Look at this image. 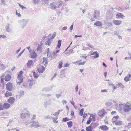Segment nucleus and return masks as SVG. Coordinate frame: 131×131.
Returning a JSON list of instances; mask_svg holds the SVG:
<instances>
[{
	"label": "nucleus",
	"instance_id": "1",
	"mask_svg": "<svg viewBox=\"0 0 131 131\" xmlns=\"http://www.w3.org/2000/svg\"><path fill=\"white\" fill-rule=\"evenodd\" d=\"M119 118V116L118 115L114 116L112 119V123L117 126H120L122 125V121L118 120Z\"/></svg>",
	"mask_w": 131,
	"mask_h": 131
},
{
	"label": "nucleus",
	"instance_id": "2",
	"mask_svg": "<svg viewBox=\"0 0 131 131\" xmlns=\"http://www.w3.org/2000/svg\"><path fill=\"white\" fill-rule=\"evenodd\" d=\"M22 73L23 71H21L18 75V80L16 81V82L17 85H19L20 84L23 82V78L22 76Z\"/></svg>",
	"mask_w": 131,
	"mask_h": 131
},
{
	"label": "nucleus",
	"instance_id": "3",
	"mask_svg": "<svg viewBox=\"0 0 131 131\" xmlns=\"http://www.w3.org/2000/svg\"><path fill=\"white\" fill-rule=\"evenodd\" d=\"M28 21V19H23L19 21L18 22L21 26L22 28H24L26 25Z\"/></svg>",
	"mask_w": 131,
	"mask_h": 131
},
{
	"label": "nucleus",
	"instance_id": "4",
	"mask_svg": "<svg viewBox=\"0 0 131 131\" xmlns=\"http://www.w3.org/2000/svg\"><path fill=\"white\" fill-rule=\"evenodd\" d=\"M123 108L124 112H128L131 110V105L130 104H125L124 105Z\"/></svg>",
	"mask_w": 131,
	"mask_h": 131
},
{
	"label": "nucleus",
	"instance_id": "5",
	"mask_svg": "<svg viewBox=\"0 0 131 131\" xmlns=\"http://www.w3.org/2000/svg\"><path fill=\"white\" fill-rule=\"evenodd\" d=\"M107 113L104 109H102L99 111L98 115L100 117H102L104 116Z\"/></svg>",
	"mask_w": 131,
	"mask_h": 131
},
{
	"label": "nucleus",
	"instance_id": "6",
	"mask_svg": "<svg viewBox=\"0 0 131 131\" xmlns=\"http://www.w3.org/2000/svg\"><path fill=\"white\" fill-rule=\"evenodd\" d=\"M53 87V86H51L44 88L42 90V91L43 92H45L47 91H49L52 89Z\"/></svg>",
	"mask_w": 131,
	"mask_h": 131
},
{
	"label": "nucleus",
	"instance_id": "7",
	"mask_svg": "<svg viewBox=\"0 0 131 131\" xmlns=\"http://www.w3.org/2000/svg\"><path fill=\"white\" fill-rule=\"evenodd\" d=\"M6 88L7 90L9 91H11L12 89V83L8 82L6 85Z\"/></svg>",
	"mask_w": 131,
	"mask_h": 131
},
{
	"label": "nucleus",
	"instance_id": "8",
	"mask_svg": "<svg viewBox=\"0 0 131 131\" xmlns=\"http://www.w3.org/2000/svg\"><path fill=\"white\" fill-rule=\"evenodd\" d=\"M40 126V125L39 124V123L37 121H33L31 124V126L37 128Z\"/></svg>",
	"mask_w": 131,
	"mask_h": 131
},
{
	"label": "nucleus",
	"instance_id": "9",
	"mask_svg": "<svg viewBox=\"0 0 131 131\" xmlns=\"http://www.w3.org/2000/svg\"><path fill=\"white\" fill-rule=\"evenodd\" d=\"M50 7L52 9H55L57 7L56 4L54 2L51 3L50 5Z\"/></svg>",
	"mask_w": 131,
	"mask_h": 131
},
{
	"label": "nucleus",
	"instance_id": "10",
	"mask_svg": "<svg viewBox=\"0 0 131 131\" xmlns=\"http://www.w3.org/2000/svg\"><path fill=\"white\" fill-rule=\"evenodd\" d=\"M131 79V75L130 74H129L127 76H125L124 78V80L126 82L129 81Z\"/></svg>",
	"mask_w": 131,
	"mask_h": 131
},
{
	"label": "nucleus",
	"instance_id": "11",
	"mask_svg": "<svg viewBox=\"0 0 131 131\" xmlns=\"http://www.w3.org/2000/svg\"><path fill=\"white\" fill-rule=\"evenodd\" d=\"M100 128L104 131H106L109 129L108 127L106 125H102L100 126Z\"/></svg>",
	"mask_w": 131,
	"mask_h": 131
},
{
	"label": "nucleus",
	"instance_id": "12",
	"mask_svg": "<svg viewBox=\"0 0 131 131\" xmlns=\"http://www.w3.org/2000/svg\"><path fill=\"white\" fill-rule=\"evenodd\" d=\"M63 3V1L62 0H58V2L56 3L58 8L61 7Z\"/></svg>",
	"mask_w": 131,
	"mask_h": 131
},
{
	"label": "nucleus",
	"instance_id": "13",
	"mask_svg": "<svg viewBox=\"0 0 131 131\" xmlns=\"http://www.w3.org/2000/svg\"><path fill=\"white\" fill-rule=\"evenodd\" d=\"M116 18H122L125 17V16L122 14L121 13H118L116 15Z\"/></svg>",
	"mask_w": 131,
	"mask_h": 131
},
{
	"label": "nucleus",
	"instance_id": "14",
	"mask_svg": "<svg viewBox=\"0 0 131 131\" xmlns=\"http://www.w3.org/2000/svg\"><path fill=\"white\" fill-rule=\"evenodd\" d=\"M45 68L43 66H42L40 68L37 69L38 72L40 73H43L45 70Z\"/></svg>",
	"mask_w": 131,
	"mask_h": 131
},
{
	"label": "nucleus",
	"instance_id": "15",
	"mask_svg": "<svg viewBox=\"0 0 131 131\" xmlns=\"http://www.w3.org/2000/svg\"><path fill=\"white\" fill-rule=\"evenodd\" d=\"M15 99L13 97H10L7 100V102L8 103L13 104L14 102Z\"/></svg>",
	"mask_w": 131,
	"mask_h": 131
},
{
	"label": "nucleus",
	"instance_id": "16",
	"mask_svg": "<svg viewBox=\"0 0 131 131\" xmlns=\"http://www.w3.org/2000/svg\"><path fill=\"white\" fill-rule=\"evenodd\" d=\"M29 116V113H22L21 114L20 117L21 118L23 119L25 118L26 117V116Z\"/></svg>",
	"mask_w": 131,
	"mask_h": 131
},
{
	"label": "nucleus",
	"instance_id": "17",
	"mask_svg": "<svg viewBox=\"0 0 131 131\" xmlns=\"http://www.w3.org/2000/svg\"><path fill=\"white\" fill-rule=\"evenodd\" d=\"M43 45V43L41 42L40 44L38 45V46L37 48V51H40L42 50V46Z\"/></svg>",
	"mask_w": 131,
	"mask_h": 131
},
{
	"label": "nucleus",
	"instance_id": "18",
	"mask_svg": "<svg viewBox=\"0 0 131 131\" xmlns=\"http://www.w3.org/2000/svg\"><path fill=\"white\" fill-rule=\"evenodd\" d=\"M113 23L116 25H119L122 23V21L120 20H114L113 21Z\"/></svg>",
	"mask_w": 131,
	"mask_h": 131
},
{
	"label": "nucleus",
	"instance_id": "19",
	"mask_svg": "<svg viewBox=\"0 0 131 131\" xmlns=\"http://www.w3.org/2000/svg\"><path fill=\"white\" fill-rule=\"evenodd\" d=\"M3 107L4 109H8L10 106V105L7 103H5L3 104Z\"/></svg>",
	"mask_w": 131,
	"mask_h": 131
},
{
	"label": "nucleus",
	"instance_id": "20",
	"mask_svg": "<svg viewBox=\"0 0 131 131\" xmlns=\"http://www.w3.org/2000/svg\"><path fill=\"white\" fill-rule=\"evenodd\" d=\"M11 78V75L9 74H8L5 76V80L6 81H8L10 80Z\"/></svg>",
	"mask_w": 131,
	"mask_h": 131
},
{
	"label": "nucleus",
	"instance_id": "21",
	"mask_svg": "<svg viewBox=\"0 0 131 131\" xmlns=\"http://www.w3.org/2000/svg\"><path fill=\"white\" fill-rule=\"evenodd\" d=\"M9 25H10V24H8V25L6 26L5 27V28L6 31L9 32H11V29L9 27Z\"/></svg>",
	"mask_w": 131,
	"mask_h": 131
},
{
	"label": "nucleus",
	"instance_id": "22",
	"mask_svg": "<svg viewBox=\"0 0 131 131\" xmlns=\"http://www.w3.org/2000/svg\"><path fill=\"white\" fill-rule=\"evenodd\" d=\"M51 104L50 102L49 101H46L44 103V106L45 108H46Z\"/></svg>",
	"mask_w": 131,
	"mask_h": 131
},
{
	"label": "nucleus",
	"instance_id": "23",
	"mask_svg": "<svg viewBox=\"0 0 131 131\" xmlns=\"http://www.w3.org/2000/svg\"><path fill=\"white\" fill-rule=\"evenodd\" d=\"M52 39H51V38H49L48 40L45 43V45H48L49 46H50L51 43L52 42Z\"/></svg>",
	"mask_w": 131,
	"mask_h": 131
},
{
	"label": "nucleus",
	"instance_id": "24",
	"mask_svg": "<svg viewBox=\"0 0 131 131\" xmlns=\"http://www.w3.org/2000/svg\"><path fill=\"white\" fill-rule=\"evenodd\" d=\"M5 97H7L12 96V94L11 92L8 91H6L5 94Z\"/></svg>",
	"mask_w": 131,
	"mask_h": 131
},
{
	"label": "nucleus",
	"instance_id": "25",
	"mask_svg": "<svg viewBox=\"0 0 131 131\" xmlns=\"http://www.w3.org/2000/svg\"><path fill=\"white\" fill-rule=\"evenodd\" d=\"M94 25L97 26H101L102 25V24L101 22L98 21L94 23Z\"/></svg>",
	"mask_w": 131,
	"mask_h": 131
},
{
	"label": "nucleus",
	"instance_id": "26",
	"mask_svg": "<svg viewBox=\"0 0 131 131\" xmlns=\"http://www.w3.org/2000/svg\"><path fill=\"white\" fill-rule=\"evenodd\" d=\"M72 63L75 64H76V63H77L79 66L82 65V62H81V60H78L76 62H73Z\"/></svg>",
	"mask_w": 131,
	"mask_h": 131
},
{
	"label": "nucleus",
	"instance_id": "27",
	"mask_svg": "<svg viewBox=\"0 0 131 131\" xmlns=\"http://www.w3.org/2000/svg\"><path fill=\"white\" fill-rule=\"evenodd\" d=\"M34 80L33 79H32L30 80V83L29 84V87L31 88L32 86L34 84Z\"/></svg>",
	"mask_w": 131,
	"mask_h": 131
},
{
	"label": "nucleus",
	"instance_id": "28",
	"mask_svg": "<svg viewBox=\"0 0 131 131\" xmlns=\"http://www.w3.org/2000/svg\"><path fill=\"white\" fill-rule=\"evenodd\" d=\"M43 63H44V62H45V63L44 64V65L46 66H47V64L48 63L47 59L43 57Z\"/></svg>",
	"mask_w": 131,
	"mask_h": 131
},
{
	"label": "nucleus",
	"instance_id": "29",
	"mask_svg": "<svg viewBox=\"0 0 131 131\" xmlns=\"http://www.w3.org/2000/svg\"><path fill=\"white\" fill-rule=\"evenodd\" d=\"M116 86L117 88L121 87L123 88H124V86L121 83H118L116 84Z\"/></svg>",
	"mask_w": 131,
	"mask_h": 131
},
{
	"label": "nucleus",
	"instance_id": "30",
	"mask_svg": "<svg viewBox=\"0 0 131 131\" xmlns=\"http://www.w3.org/2000/svg\"><path fill=\"white\" fill-rule=\"evenodd\" d=\"M33 62V61L32 60H30L29 61L27 64V66L28 67L30 68V67L31 65L32 64Z\"/></svg>",
	"mask_w": 131,
	"mask_h": 131
},
{
	"label": "nucleus",
	"instance_id": "31",
	"mask_svg": "<svg viewBox=\"0 0 131 131\" xmlns=\"http://www.w3.org/2000/svg\"><path fill=\"white\" fill-rule=\"evenodd\" d=\"M91 54L92 55H95L93 56V57L94 58H97L99 57V54L97 53V52H94L92 53Z\"/></svg>",
	"mask_w": 131,
	"mask_h": 131
},
{
	"label": "nucleus",
	"instance_id": "32",
	"mask_svg": "<svg viewBox=\"0 0 131 131\" xmlns=\"http://www.w3.org/2000/svg\"><path fill=\"white\" fill-rule=\"evenodd\" d=\"M86 129L87 131H92L93 127L91 126H89L86 127Z\"/></svg>",
	"mask_w": 131,
	"mask_h": 131
},
{
	"label": "nucleus",
	"instance_id": "33",
	"mask_svg": "<svg viewBox=\"0 0 131 131\" xmlns=\"http://www.w3.org/2000/svg\"><path fill=\"white\" fill-rule=\"evenodd\" d=\"M63 64L62 61H61L59 62V65L58 66V67L59 69H61L62 67V66Z\"/></svg>",
	"mask_w": 131,
	"mask_h": 131
},
{
	"label": "nucleus",
	"instance_id": "34",
	"mask_svg": "<svg viewBox=\"0 0 131 131\" xmlns=\"http://www.w3.org/2000/svg\"><path fill=\"white\" fill-rule=\"evenodd\" d=\"M67 124L68 125V127H69L70 128L72 126V123L71 121L68 122L67 123Z\"/></svg>",
	"mask_w": 131,
	"mask_h": 131
},
{
	"label": "nucleus",
	"instance_id": "35",
	"mask_svg": "<svg viewBox=\"0 0 131 131\" xmlns=\"http://www.w3.org/2000/svg\"><path fill=\"white\" fill-rule=\"evenodd\" d=\"M33 76L34 78H37L39 77L38 74L37 73H35V72H33Z\"/></svg>",
	"mask_w": 131,
	"mask_h": 131
},
{
	"label": "nucleus",
	"instance_id": "36",
	"mask_svg": "<svg viewBox=\"0 0 131 131\" xmlns=\"http://www.w3.org/2000/svg\"><path fill=\"white\" fill-rule=\"evenodd\" d=\"M37 54L35 52H33L31 55V58H35L37 57Z\"/></svg>",
	"mask_w": 131,
	"mask_h": 131
},
{
	"label": "nucleus",
	"instance_id": "37",
	"mask_svg": "<svg viewBox=\"0 0 131 131\" xmlns=\"http://www.w3.org/2000/svg\"><path fill=\"white\" fill-rule=\"evenodd\" d=\"M6 68V66L3 64H0V68L2 70H4Z\"/></svg>",
	"mask_w": 131,
	"mask_h": 131
},
{
	"label": "nucleus",
	"instance_id": "38",
	"mask_svg": "<svg viewBox=\"0 0 131 131\" xmlns=\"http://www.w3.org/2000/svg\"><path fill=\"white\" fill-rule=\"evenodd\" d=\"M62 41L61 40H58L57 47L59 48H60L61 46V42Z\"/></svg>",
	"mask_w": 131,
	"mask_h": 131
},
{
	"label": "nucleus",
	"instance_id": "39",
	"mask_svg": "<svg viewBox=\"0 0 131 131\" xmlns=\"http://www.w3.org/2000/svg\"><path fill=\"white\" fill-rule=\"evenodd\" d=\"M31 123V122H25V124L27 126H29V127H31V124H30V125H29V124H30Z\"/></svg>",
	"mask_w": 131,
	"mask_h": 131
},
{
	"label": "nucleus",
	"instance_id": "40",
	"mask_svg": "<svg viewBox=\"0 0 131 131\" xmlns=\"http://www.w3.org/2000/svg\"><path fill=\"white\" fill-rule=\"evenodd\" d=\"M65 71L66 70L65 69L62 70L60 72V75H64L65 73Z\"/></svg>",
	"mask_w": 131,
	"mask_h": 131
},
{
	"label": "nucleus",
	"instance_id": "41",
	"mask_svg": "<svg viewBox=\"0 0 131 131\" xmlns=\"http://www.w3.org/2000/svg\"><path fill=\"white\" fill-rule=\"evenodd\" d=\"M100 13L99 12H95V13L94 15V17L95 18H97L96 15L98 16H99L100 15Z\"/></svg>",
	"mask_w": 131,
	"mask_h": 131
},
{
	"label": "nucleus",
	"instance_id": "42",
	"mask_svg": "<svg viewBox=\"0 0 131 131\" xmlns=\"http://www.w3.org/2000/svg\"><path fill=\"white\" fill-rule=\"evenodd\" d=\"M92 121V118L91 117H89L87 121L86 124H90Z\"/></svg>",
	"mask_w": 131,
	"mask_h": 131
},
{
	"label": "nucleus",
	"instance_id": "43",
	"mask_svg": "<svg viewBox=\"0 0 131 131\" xmlns=\"http://www.w3.org/2000/svg\"><path fill=\"white\" fill-rule=\"evenodd\" d=\"M57 118H53V121L54 123L56 124L58 123V121L57 120Z\"/></svg>",
	"mask_w": 131,
	"mask_h": 131
},
{
	"label": "nucleus",
	"instance_id": "44",
	"mask_svg": "<svg viewBox=\"0 0 131 131\" xmlns=\"http://www.w3.org/2000/svg\"><path fill=\"white\" fill-rule=\"evenodd\" d=\"M56 32H54L52 34V37H50V38L52 40L55 37V36H56Z\"/></svg>",
	"mask_w": 131,
	"mask_h": 131
},
{
	"label": "nucleus",
	"instance_id": "45",
	"mask_svg": "<svg viewBox=\"0 0 131 131\" xmlns=\"http://www.w3.org/2000/svg\"><path fill=\"white\" fill-rule=\"evenodd\" d=\"M1 2L2 4L4 6H6L7 4L5 3V1L4 0H1Z\"/></svg>",
	"mask_w": 131,
	"mask_h": 131
},
{
	"label": "nucleus",
	"instance_id": "46",
	"mask_svg": "<svg viewBox=\"0 0 131 131\" xmlns=\"http://www.w3.org/2000/svg\"><path fill=\"white\" fill-rule=\"evenodd\" d=\"M69 118L67 117L64 118H63L62 121L64 122H65L67 121H69Z\"/></svg>",
	"mask_w": 131,
	"mask_h": 131
},
{
	"label": "nucleus",
	"instance_id": "47",
	"mask_svg": "<svg viewBox=\"0 0 131 131\" xmlns=\"http://www.w3.org/2000/svg\"><path fill=\"white\" fill-rule=\"evenodd\" d=\"M24 92L23 91L21 90L19 92L20 95L22 96L24 94Z\"/></svg>",
	"mask_w": 131,
	"mask_h": 131
},
{
	"label": "nucleus",
	"instance_id": "48",
	"mask_svg": "<svg viewBox=\"0 0 131 131\" xmlns=\"http://www.w3.org/2000/svg\"><path fill=\"white\" fill-rule=\"evenodd\" d=\"M52 117L50 116L49 115L45 116L44 117V118L45 119H51L52 118Z\"/></svg>",
	"mask_w": 131,
	"mask_h": 131
},
{
	"label": "nucleus",
	"instance_id": "49",
	"mask_svg": "<svg viewBox=\"0 0 131 131\" xmlns=\"http://www.w3.org/2000/svg\"><path fill=\"white\" fill-rule=\"evenodd\" d=\"M25 49H23V51H22L21 52V53H20V54L18 55V56L17 57V58H18L22 54V53L24 52V51L25 50Z\"/></svg>",
	"mask_w": 131,
	"mask_h": 131
},
{
	"label": "nucleus",
	"instance_id": "50",
	"mask_svg": "<svg viewBox=\"0 0 131 131\" xmlns=\"http://www.w3.org/2000/svg\"><path fill=\"white\" fill-rule=\"evenodd\" d=\"M79 106L82 107V105H81L80 104H78L77 106H74V108L75 109H77V107H79Z\"/></svg>",
	"mask_w": 131,
	"mask_h": 131
},
{
	"label": "nucleus",
	"instance_id": "51",
	"mask_svg": "<svg viewBox=\"0 0 131 131\" xmlns=\"http://www.w3.org/2000/svg\"><path fill=\"white\" fill-rule=\"evenodd\" d=\"M90 116L92 118L93 120H95V115H93V114H92Z\"/></svg>",
	"mask_w": 131,
	"mask_h": 131
},
{
	"label": "nucleus",
	"instance_id": "52",
	"mask_svg": "<svg viewBox=\"0 0 131 131\" xmlns=\"http://www.w3.org/2000/svg\"><path fill=\"white\" fill-rule=\"evenodd\" d=\"M48 2V0H42V2L43 4L47 3Z\"/></svg>",
	"mask_w": 131,
	"mask_h": 131
},
{
	"label": "nucleus",
	"instance_id": "53",
	"mask_svg": "<svg viewBox=\"0 0 131 131\" xmlns=\"http://www.w3.org/2000/svg\"><path fill=\"white\" fill-rule=\"evenodd\" d=\"M16 14L19 17H20L21 16V15L20 13H18L17 12V11L16 10Z\"/></svg>",
	"mask_w": 131,
	"mask_h": 131
},
{
	"label": "nucleus",
	"instance_id": "54",
	"mask_svg": "<svg viewBox=\"0 0 131 131\" xmlns=\"http://www.w3.org/2000/svg\"><path fill=\"white\" fill-rule=\"evenodd\" d=\"M4 109L3 105H2L1 104H0V110H3Z\"/></svg>",
	"mask_w": 131,
	"mask_h": 131
},
{
	"label": "nucleus",
	"instance_id": "55",
	"mask_svg": "<svg viewBox=\"0 0 131 131\" xmlns=\"http://www.w3.org/2000/svg\"><path fill=\"white\" fill-rule=\"evenodd\" d=\"M59 111L60 110H59V111L57 112H56L54 114H53V115L54 116H56V115H58L59 113Z\"/></svg>",
	"mask_w": 131,
	"mask_h": 131
},
{
	"label": "nucleus",
	"instance_id": "56",
	"mask_svg": "<svg viewBox=\"0 0 131 131\" xmlns=\"http://www.w3.org/2000/svg\"><path fill=\"white\" fill-rule=\"evenodd\" d=\"M36 118V116L35 115H33V117L31 119L32 120H34Z\"/></svg>",
	"mask_w": 131,
	"mask_h": 131
},
{
	"label": "nucleus",
	"instance_id": "57",
	"mask_svg": "<svg viewBox=\"0 0 131 131\" xmlns=\"http://www.w3.org/2000/svg\"><path fill=\"white\" fill-rule=\"evenodd\" d=\"M33 1H34V3L35 4L39 2V0H33Z\"/></svg>",
	"mask_w": 131,
	"mask_h": 131
},
{
	"label": "nucleus",
	"instance_id": "58",
	"mask_svg": "<svg viewBox=\"0 0 131 131\" xmlns=\"http://www.w3.org/2000/svg\"><path fill=\"white\" fill-rule=\"evenodd\" d=\"M79 115L81 116H82V109L80 110Z\"/></svg>",
	"mask_w": 131,
	"mask_h": 131
},
{
	"label": "nucleus",
	"instance_id": "59",
	"mask_svg": "<svg viewBox=\"0 0 131 131\" xmlns=\"http://www.w3.org/2000/svg\"><path fill=\"white\" fill-rule=\"evenodd\" d=\"M62 102L63 104L64 105V103L66 104L67 103V101L66 100H63L62 101Z\"/></svg>",
	"mask_w": 131,
	"mask_h": 131
},
{
	"label": "nucleus",
	"instance_id": "60",
	"mask_svg": "<svg viewBox=\"0 0 131 131\" xmlns=\"http://www.w3.org/2000/svg\"><path fill=\"white\" fill-rule=\"evenodd\" d=\"M73 24H72L71 25V26L70 28V32H71L72 30L73 29Z\"/></svg>",
	"mask_w": 131,
	"mask_h": 131
},
{
	"label": "nucleus",
	"instance_id": "61",
	"mask_svg": "<svg viewBox=\"0 0 131 131\" xmlns=\"http://www.w3.org/2000/svg\"><path fill=\"white\" fill-rule=\"evenodd\" d=\"M56 96L57 98H58L61 96V95L60 94H56Z\"/></svg>",
	"mask_w": 131,
	"mask_h": 131
},
{
	"label": "nucleus",
	"instance_id": "62",
	"mask_svg": "<svg viewBox=\"0 0 131 131\" xmlns=\"http://www.w3.org/2000/svg\"><path fill=\"white\" fill-rule=\"evenodd\" d=\"M19 5L20 7L22 9H23L24 8H26L25 7H24L23 6L19 4Z\"/></svg>",
	"mask_w": 131,
	"mask_h": 131
},
{
	"label": "nucleus",
	"instance_id": "63",
	"mask_svg": "<svg viewBox=\"0 0 131 131\" xmlns=\"http://www.w3.org/2000/svg\"><path fill=\"white\" fill-rule=\"evenodd\" d=\"M70 115H71L72 116H73L74 115V112L73 111H72L71 112Z\"/></svg>",
	"mask_w": 131,
	"mask_h": 131
},
{
	"label": "nucleus",
	"instance_id": "64",
	"mask_svg": "<svg viewBox=\"0 0 131 131\" xmlns=\"http://www.w3.org/2000/svg\"><path fill=\"white\" fill-rule=\"evenodd\" d=\"M67 28V27L66 26L62 28V30H66Z\"/></svg>",
	"mask_w": 131,
	"mask_h": 131
}]
</instances>
